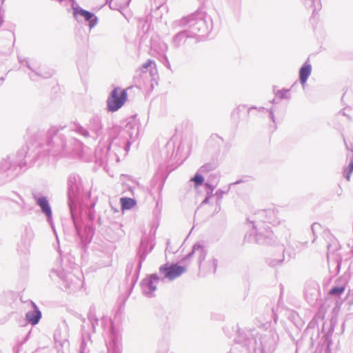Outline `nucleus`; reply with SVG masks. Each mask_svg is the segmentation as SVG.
<instances>
[{
  "mask_svg": "<svg viewBox=\"0 0 353 353\" xmlns=\"http://www.w3.org/2000/svg\"><path fill=\"white\" fill-rule=\"evenodd\" d=\"M127 100V93L125 90L119 88H114L108 99V107L110 111L114 112L123 105Z\"/></svg>",
  "mask_w": 353,
  "mask_h": 353,
  "instance_id": "nucleus-1",
  "label": "nucleus"
},
{
  "mask_svg": "<svg viewBox=\"0 0 353 353\" xmlns=\"http://www.w3.org/2000/svg\"><path fill=\"white\" fill-rule=\"evenodd\" d=\"M186 269L183 266L178 265L177 264H168L166 263L161 265L159 271L163 274L164 277L169 280H174L180 276L185 272Z\"/></svg>",
  "mask_w": 353,
  "mask_h": 353,
  "instance_id": "nucleus-2",
  "label": "nucleus"
},
{
  "mask_svg": "<svg viewBox=\"0 0 353 353\" xmlns=\"http://www.w3.org/2000/svg\"><path fill=\"white\" fill-rule=\"evenodd\" d=\"M75 14L82 16L86 21H89V26L90 28L94 27L97 23V17L87 10L81 9L75 11Z\"/></svg>",
  "mask_w": 353,
  "mask_h": 353,
  "instance_id": "nucleus-3",
  "label": "nucleus"
},
{
  "mask_svg": "<svg viewBox=\"0 0 353 353\" xmlns=\"http://www.w3.org/2000/svg\"><path fill=\"white\" fill-rule=\"evenodd\" d=\"M32 305L35 310L32 312H28L26 314V319L32 325H36L39 321L41 317V312L37 310V307L34 303H32Z\"/></svg>",
  "mask_w": 353,
  "mask_h": 353,
  "instance_id": "nucleus-4",
  "label": "nucleus"
},
{
  "mask_svg": "<svg viewBox=\"0 0 353 353\" xmlns=\"http://www.w3.org/2000/svg\"><path fill=\"white\" fill-rule=\"evenodd\" d=\"M312 72V66L311 65L308 63H305L299 71V78L301 83L304 85L308 78V77L310 75Z\"/></svg>",
  "mask_w": 353,
  "mask_h": 353,
  "instance_id": "nucleus-5",
  "label": "nucleus"
},
{
  "mask_svg": "<svg viewBox=\"0 0 353 353\" xmlns=\"http://www.w3.org/2000/svg\"><path fill=\"white\" fill-rule=\"evenodd\" d=\"M120 203L122 210H130L136 205V201L131 198H121Z\"/></svg>",
  "mask_w": 353,
  "mask_h": 353,
  "instance_id": "nucleus-6",
  "label": "nucleus"
},
{
  "mask_svg": "<svg viewBox=\"0 0 353 353\" xmlns=\"http://www.w3.org/2000/svg\"><path fill=\"white\" fill-rule=\"evenodd\" d=\"M38 204L41 208L42 211L46 213L48 216H51V210L48 204V201L44 197H41L37 201Z\"/></svg>",
  "mask_w": 353,
  "mask_h": 353,
  "instance_id": "nucleus-7",
  "label": "nucleus"
},
{
  "mask_svg": "<svg viewBox=\"0 0 353 353\" xmlns=\"http://www.w3.org/2000/svg\"><path fill=\"white\" fill-rule=\"evenodd\" d=\"M159 281V276L157 274H151L147 280V285L152 290H156V285H154Z\"/></svg>",
  "mask_w": 353,
  "mask_h": 353,
  "instance_id": "nucleus-8",
  "label": "nucleus"
},
{
  "mask_svg": "<svg viewBox=\"0 0 353 353\" xmlns=\"http://www.w3.org/2000/svg\"><path fill=\"white\" fill-rule=\"evenodd\" d=\"M191 181H194L195 187L198 188L203 183L204 179L201 175L196 174Z\"/></svg>",
  "mask_w": 353,
  "mask_h": 353,
  "instance_id": "nucleus-9",
  "label": "nucleus"
},
{
  "mask_svg": "<svg viewBox=\"0 0 353 353\" xmlns=\"http://www.w3.org/2000/svg\"><path fill=\"white\" fill-rule=\"evenodd\" d=\"M345 291L344 287H335L331 289L329 292V294L335 295V294H341L343 293Z\"/></svg>",
  "mask_w": 353,
  "mask_h": 353,
  "instance_id": "nucleus-10",
  "label": "nucleus"
},
{
  "mask_svg": "<svg viewBox=\"0 0 353 353\" xmlns=\"http://www.w3.org/2000/svg\"><path fill=\"white\" fill-rule=\"evenodd\" d=\"M352 172H353V161H351L345 170V178L347 179V180H348V181L350 180V175Z\"/></svg>",
  "mask_w": 353,
  "mask_h": 353,
  "instance_id": "nucleus-11",
  "label": "nucleus"
},
{
  "mask_svg": "<svg viewBox=\"0 0 353 353\" xmlns=\"http://www.w3.org/2000/svg\"><path fill=\"white\" fill-rule=\"evenodd\" d=\"M150 63H151V61H149L147 63H145V64L143 65L142 68H148V66L150 65Z\"/></svg>",
  "mask_w": 353,
  "mask_h": 353,
  "instance_id": "nucleus-12",
  "label": "nucleus"
}]
</instances>
